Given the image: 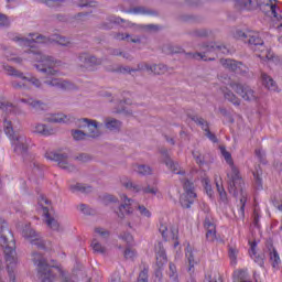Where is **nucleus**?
I'll return each instance as SVG.
<instances>
[{
    "mask_svg": "<svg viewBox=\"0 0 282 282\" xmlns=\"http://www.w3.org/2000/svg\"><path fill=\"white\" fill-rule=\"evenodd\" d=\"M13 43H17L20 47H22L24 54H28V57H19L17 53L12 52V48H6L3 52L4 58L10 61L11 63H15L17 65H21L24 61H37L39 64L35 65L37 72H42L45 74L44 76V85H48V87H57V89H64V91H72V89H76V86L67 80L58 78V76H63V62L54 59L52 56H47L42 54L39 50L41 45H48L50 43H57V45H62L64 47L69 46V39L61 36L59 34H54L51 37H45L39 33H31L28 37L21 35H13L11 37Z\"/></svg>",
    "mask_w": 282,
    "mask_h": 282,
    "instance_id": "f257e3e1",
    "label": "nucleus"
},
{
    "mask_svg": "<svg viewBox=\"0 0 282 282\" xmlns=\"http://www.w3.org/2000/svg\"><path fill=\"white\" fill-rule=\"evenodd\" d=\"M162 160L167 169L172 171L175 175H178V180L183 184L184 193L181 195L180 202L183 208H191L195 203V198L197 194L195 193V186L193 185V175H195V171L186 173L180 166V163L174 162L169 156L167 150H161Z\"/></svg>",
    "mask_w": 282,
    "mask_h": 282,
    "instance_id": "f03ea898",
    "label": "nucleus"
},
{
    "mask_svg": "<svg viewBox=\"0 0 282 282\" xmlns=\"http://www.w3.org/2000/svg\"><path fill=\"white\" fill-rule=\"evenodd\" d=\"M220 152L224 160L229 165V170L227 172L229 193L230 195H234V197H237V199H239V215L243 217L246 213V203L248 202V193L246 192V189H243V178H241L239 169L235 166V162L232 161V155L230 154V152H228L224 147H220Z\"/></svg>",
    "mask_w": 282,
    "mask_h": 282,
    "instance_id": "7ed1b4c3",
    "label": "nucleus"
},
{
    "mask_svg": "<svg viewBox=\"0 0 282 282\" xmlns=\"http://www.w3.org/2000/svg\"><path fill=\"white\" fill-rule=\"evenodd\" d=\"M6 232H10L8 230V223L4 219H0V246L4 248V259L7 263V272L9 274V279L14 281L17 274V268L19 265V256L17 254V249L10 247L8 245V238L6 237Z\"/></svg>",
    "mask_w": 282,
    "mask_h": 282,
    "instance_id": "20e7f679",
    "label": "nucleus"
},
{
    "mask_svg": "<svg viewBox=\"0 0 282 282\" xmlns=\"http://www.w3.org/2000/svg\"><path fill=\"white\" fill-rule=\"evenodd\" d=\"M228 87H230V89H234V91L238 93L239 96L243 98V100H249V102H252L257 100V98H259V95L254 93V90H252L250 87L232 83L230 78H225V80H223L221 91L226 100L232 102V105L239 106V98H237V96H235V94H232V91H230Z\"/></svg>",
    "mask_w": 282,
    "mask_h": 282,
    "instance_id": "39448f33",
    "label": "nucleus"
},
{
    "mask_svg": "<svg viewBox=\"0 0 282 282\" xmlns=\"http://www.w3.org/2000/svg\"><path fill=\"white\" fill-rule=\"evenodd\" d=\"M235 36L236 39H241L245 43L246 39H248L247 43H249V45H253V51L260 52L257 54V57L261 58V61H268L269 63L274 61V53L270 51V48L265 47L259 32L250 31L245 33L242 31H237Z\"/></svg>",
    "mask_w": 282,
    "mask_h": 282,
    "instance_id": "423d86ee",
    "label": "nucleus"
},
{
    "mask_svg": "<svg viewBox=\"0 0 282 282\" xmlns=\"http://www.w3.org/2000/svg\"><path fill=\"white\" fill-rule=\"evenodd\" d=\"M77 127L83 130H73L72 135L73 139L77 142L80 140H85L88 138H98L100 137V130L102 129V123H98L97 121L89 120V119H78Z\"/></svg>",
    "mask_w": 282,
    "mask_h": 282,
    "instance_id": "0eeeda50",
    "label": "nucleus"
},
{
    "mask_svg": "<svg viewBox=\"0 0 282 282\" xmlns=\"http://www.w3.org/2000/svg\"><path fill=\"white\" fill-rule=\"evenodd\" d=\"M1 68L4 69L8 76H15V78H20L22 80L12 82V87H14V89H28V85H33V87H36L37 89L42 87L41 80L30 74L25 75L14 67L4 64L0 65V72Z\"/></svg>",
    "mask_w": 282,
    "mask_h": 282,
    "instance_id": "6e6552de",
    "label": "nucleus"
},
{
    "mask_svg": "<svg viewBox=\"0 0 282 282\" xmlns=\"http://www.w3.org/2000/svg\"><path fill=\"white\" fill-rule=\"evenodd\" d=\"M50 200L45 196H40L37 200V212L42 214V217H44V221L47 225L51 230H55L56 232H59L61 230V224H58V220L52 218L50 215Z\"/></svg>",
    "mask_w": 282,
    "mask_h": 282,
    "instance_id": "1a4fd4ad",
    "label": "nucleus"
},
{
    "mask_svg": "<svg viewBox=\"0 0 282 282\" xmlns=\"http://www.w3.org/2000/svg\"><path fill=\"white\" fill-rule=\"evenodd\" d=\"M159 232L162 235V237L165 241H173L174 248H177L180 246V242L177 241L178 230H177V228L171 226L169 224V220H166V219L160 220Z\"/></svg>",
    "mask_w": 282,
    "mask_h": 282,
    "instance_id": "9d476101",
    "label": "nucleus"
},
{
    "mask_svg": "<svg viewBox=\"0 0 282 282\" xmlns=\"http://www.w3.org/2000/svg\"><path fill=\"white\" fill-rule=\"evenodd\" d=\"M45 159L50 162H57L59 169H64V171H68V173H73V171H76V166L69 163L67 155L65 154H61L55 151H47L45 153Z\"/></svg>",
    "mask_w": 282,
    "mask_h": 282,
    "instance_id": "9b49d317",
    "label": "nucleus"
},
{
    "mask_svg": "<svg viewBox=\"0 0 282 282\" xmlns=\"http://www.w3.org/2000/svg\"><path fill=\"white\" fill-rule=\"evenodd\" d=\"M122 74H126V72H129L131 74L132 72H147L148 74H165L166 73V65L164 64H147L141 63L138 65L137 69L131 68H122L120 69Z\"/></svg>",
    "mask_w": 282,
    "mask_h": 282,
    "instance_id": "f8f14e48",
    "label": "nucleus"
},
{
    "mask_svg": "<svg viewBox=\"0 0 282 282\" xmlns=\"http://www.w3.org/2000/svg\"><path fill=\"white\" fill-rule=\"evenodd\" d=\"M21 235L26 241H30L32 246H36L37 248H45V241L41 238V234L36 232L32 226L25 225L22 228Z\"/></svg>",
    "mask_w": 282,
    "mask_h": 282,
    "instance_id": "ddd939ff",
    "label": "nucleus"
},
{
    "mask_svg": "<svg viewBox=\"0 0 282 282\" xmlns=\"http://www.w3.org/2000/svg\"><path fill=\"white\" fill-rule=\"evenodd\" d=\"M260 10L267 14V17H271L273 21H281V9L276 3V0H267L260 4Z\"/></svg>",
    "mask_w": 282,
    "mask_h": 282,
    "instance_id": "4468645a",
    "label": "nucleus"
},
{
    "mask_svg": "<svg viewBox=\"0 0 282 282\" xmlns=\"http://www.w3.org/2000/svg\"><path fill=\"white\" fill-rule=\"evenodd\" d=\"M120 183L124 188H128V191H131L132 193H150L151 195H158V187H143L142 185L133 184V182L124 176L121 177Z\"/></svg>",
    "mask_w": 282,
    "mask_h": 282,
    "instance_id": "2eb2a0df",
    "label": "nucleus"
},
{
    "mask_svg": "<svg viewBox=\"0 0 282 282\" xmlns=\"http://www.w3.org/2000/svg\"><path fill=\"white\" fill-rule=\"evenodd\" d=\"M155 252H156V265L159 268V270H156V272H155V276L160 281L162 279V271H160V270H162V268L164 265H166V262H167L166 251L164 250L162 242H159L155 246Z\"/></svg>",
    "mask_w": 282,
    "mask_h": 282,
    "instance_id": "dca6fc26",
    "label": "nucleus"
},
{
    "mask_svg": "<svg viewBox=\"0 0 282 282\" xmlns=\"http://www.w3.org/2000/svg\"><path fill=\"white\" fill-rule=\"evenodd\" d=\"M220 64L225 69L234 72V74H246V72H248V67L246 65L234 59H220Z\"/></svg>",
    "mask_w": 282,
    "mask_h": 282,
    "instance_id": "f3484780",
    "label": "nucleus"
},
{
    "mask_svg": "<svg viewBox=\"0 0 282 282\" xmlns=\"http://www.w3.org/2000/svg\"><path fill=\"white\" fill-rule=\"evenodd\" d=\"M121 202H123V204H121L116 210V214L118 215V217H120V219H122L124 215H130L131 213H133V208H131L133 199H129L127 195H121Z\"/></svg>",
    "mask_w": 282,
    "mask_h": 282,
    "instance_id": "a211bd4d",
    "label": "nucleus"
},
{
    "mask_svg": "<svg viewBox=\"0 0 282 282\" xmlns=\"http://www.w3.org/2000/svg\"><path fill=\"white\" fill-rule=\"evenodd\" d=\"M79 62L82 63L80 66L85 69L91 70L94 69L95 65H100V59L96 58L95 56H91L87 53H84L79 55Z\"/></svg>",
    "mask_w": 282,
    "mask_h": 282,
    "instance_id": "6ab92c4d",
    "label": "nucleus"
},
{
    "mask_svg": "<svg viewBox=\"0 0 282 282\" xmlns=\"http://www.w3.org/2000/svg\"><path fill=\"white\" fill-rule=\"evenodd\" d=\"M32 131L33 133H37V135H42L43 138H50V135H54V133H56L54 128L45 123H35Z\"/></svg>",
    "mask_w": 282,
    "mask_h": 282,
    "instance_id": "aec40b11",
    "label": "nucleus"
},
{
    "mask_svg": "<svg viewBox=\"0 0 282 282\" xmlns=\"http://www.w3.org/2000/svg\"><path fill=\"white\" fill-rule=\"evenodd\" d=\"M46 122H57L59 124H69L74 121V117L64 113H54L45 118Z\"/></svg>",
    "mask_w": 282,
    "mask_h": 282,
    "instance_id": "412c9836",
    "label": "nucleus"
},
{
    "mask_svg": "<svg viewBox=\"0 0 282 282\" xmlns=\"http://www.w3.org/2000/svg\"><path fill=\"white\" fill-rule=\"evenodd\" d=\"M204 228L207 230V241H215V239H217V230L215 228V224L212 221L210 218H205Z\"/></svg>",
    "mask_w": 282,
    "mask_h": 282,
    "instance_id": "4be33fe9",
    "label": "nucleus"
},
{
    "mask_svg": "<svg viewBox=\"0 0 282 282\" xmlns=\"http://www.w3.org/2000/svg\"><path fill=\"white\" fill-rule=\"evenodd\" d=\"M192 120L196 122V124H199L202 127L203 131H205V135L212 141V142H217V137L212 133L210 130H208V122L204 120L203 118L199 117H193Z\"/></svg>",
    "mask_w": 282,
    "mask_h": 282,
    "instance_id": "5701e85b",
    "label": "nucleus"
},
{
    "mask_svg": "<svg viewBox=\"0 0 282 282\" xmlns=\"http://www.w3.org/2000/svg\"><path fill=\"white\" fill-rule=\"evenodd\" d=\"M270 259V263L272 268H279L281 263V257L279 256V252L274 248V246L270 245L267 250Z\"/></svg>",
    "mask_w": 282,
    "mask_h": 282,
    "instance_id": "b1692460",
    "label": "nucleus"
},
{
    "mask_svg": "<svg viewBox=\"0 0 282 282\" xmlns=\"http://www.w3.org/2000/svg\"><path fill=\"white\" fill-rule=\"evenodd\" d=\"M249 256L254 263H258L260 268H263L265 258L263 256H257V242H250Z\"/></svg>",
    "mask_w": 282,
    "mask_h": 282,
    "instance_id": "393cba45",
    "label": "nucleus"
},
{
    "mask_svg": "<svg viewBox=\"0 0 282 282\" xmlns=\"http://www.w3.org/2000/svg\"><path fill=\"white\" fill-rule=\"evenodd\" d=\"M214 181H215L217 193L219 194L220 200L224 204H228V194L226 193V189L224 188L221 178L218 175H215Z\"/></svg>",
    "mask_w": 282,
    "mask_h": 282,
    "instance_id": "a878e982",
    "label": "nucleus"
},
{
    "mask_svg": "<svg viewBox=\"0 0 282 282\" xmlns=\"http://www.w3.org/2000/svg\"><path fill=\"white\" fill-rule=\"evenodd\" d=\"M261 80L267 89L270 91H276V82H274V79H272V77H270L268 74L262 73Z\"/></svg>",
    "mask_w": 282,
    "mask_h": 282,
    "instance_id": "bb28decb",
    "label": "nucleus"
},
{
    "mask_svg": "<svg viewBox=\"0 0 282 282\" xmlns=\"http://www.w3.org/2000/svg\"><path fill=\"white\" fill-rule=\"evenodd\" d=\"M20 102H24V105H29L32 109L41 110L45 109V104L40 100H35L34 98H21Z\"/></svg>",
    "mask_w": 282,
    "mask_h": 282,
    "instance_id": "cd10ccee",
    "label": "nucleus"
},
{
    "mask_svg": "<svg viewBox=\"0 0 282 282\" xmlns=\"http://www.w3.org/2000/svg\"><path fill=\"white\" fill-rule=\"evenodd\" d=\"M185 256L186 259L189 263V272L193 270V268H195V263H197V261H195V250L193 248H191V246H187L186 250H185Z\"/></svg>",
    "mask_w": 282,
    "mask_h": 282,
    "instance_id": "c85d7f7f",
    "label": "nucleus"
},
{
    "mask_svg": "<svg viewBox=\"0 0 282 282\" xmlns=\"http://www.w3.org/2000/svg\"><path fill=\"white\" fill-rule=\"evenodd\" d=\"M90 246L96 254H107V247L102 246L98 238H95Z\"/></svg>",
    "mask_w": 282,
    "mask_h": 282,
    "instance_id": "c756f323",
    "label": "nucleus"
},
{
    "mask_svg": "<svg viewBox=\"0 0 282 282\" xmlns=\"http://www.w3.org/2000/svg\"><path fill=\"white\" fill-rule=\"evenodd\" d=\"M133 171L139 175H151L153 173V169L149 165H133Z\"/></svg>",
    "mask_w": 282,
    "mask_h": 282,
    "instance_id": "7c9ffc66",
    "label": "nucleus"
},
{
    "mask_svg": "<svg viewBox=\"0 0 282 282\" xmlns=\"http://www.w3.org/2000/svg\"><path fill=\"white\" fill-rule=\"evenodd\" d=\"M120 127H122V123L117 119L109 118L106 120V128H108L109 131H119Z\"/></svg>",
    "mask_w": 282,
    "mask_h": 282,
    "instance_id": "2f4dec72",
    "label": "nucleus"
},
{
    "mask_svg": "<svg viewBox=\"0 0 282 282\" xmlns=\"http://www.w3.org/2000/svg\"><path fill=\"white\" fill-rule=\"evenodd\" d=\"M236 7L239 10H252L254 8V3L252 0H238Z\"/></svg>",
    "mask_w": 282,
    "mask_h": 282,
    "instance_id": "473e14b6",
    "label": "nucleus"
},
{
    "mask_svg": "<svg viewBox=\"0 0 282 282\" xmlns=\"http://www.w3.org/2000/svg\"><path fill=\"white\" fill-rule=\"evenodd\" d=\"M228 257L230 259L231 265H237V258L239 257V249H237V247H229Z\"/></svg>",
    "mask_w": 282,
    "mask_h": 282,
    "instance_id": "72a5a7b5",
    "label": "nucleus"
},
{
    "mask_svg": "<svg viewBox=\"0 0 282 282\" xmlns=\"http://www.w3.org/2000/svg\"><path fill=\"white\" fill-rule=\"evenodd\" d=\"M117 41H128V43H138V41H140V39L138 37H131V35L127 34V33H119L116 35Z\"/></svg>",
    "mask_w": 282,
    "mask_h": 282,
    "instance_id": "f704fd0d",
    "label": "nucleus"
},
{
    "mask_svg": "<svg viewBox=\"0 0 282 282\" xmlns=\"http://www.w3.org/2000/svg\"><path fill=\"white\" fill-rule=\"evenodd\" d=\"M202 184H203L208 197L213 198L214 192H213V186L210 185V180H208V177H203Z\"/></svg>",
    "mask_w": 282,
    "mask_h": 282,
    "instance_id": "c9c22d12",
    "label": "nucleus"
},
{
    "mask_svg": "<svg viewBox=\"0 0 282 282\" xmlns=\"http://www.w3.org/2000/svg\"><path fill=\"white\" fill-rule=\"evenodd\" d=\"M122 21V19L117 18L115 15H110L108 18V24H102V30H111V25L116 24V23H120Z\"/></svg>",
    "mask_w": 282,
    "mask_h": 282,
    "instance_id": "e433bc0d",
    "label": "nucleus"
},
{
    "mask_svg": "<svg viewBox=\"0 0 282 282\" xmlns=\"http://www.w3.org/2000/svg\"><path fill=\"white\" fill-rule=\"evenodd\" d=\"M169 276L172 282H178L177 268L173 263H170Z\"/></svg>",
    "mask_w": 282,
    "mask_h": 282,
    "instance_id": "4c0bfd02",
    "label": "nucleus"
},
{
    "mask_svg": "<svg viewBox=\"0 0 282 282\" xmlns=\"http://www.w3.org/2000/svg\"><path fill=\"white\" fill-rule=\"evenodd\" d=\"M123 254L124 258L129 259L130 261H135V259H138V251H135L133 248H127Z\"/></svg>",
    "mask_w": 282,
    "mask_h": 282,
    "instance_id": "58836bf2",
    "label": "nucleus"
},
{
    "mask_svg": "<svg viewBox=\"0 0 282 282\" xmlns=\"http://www.w3.org/2000/svg\"><path fill=\"white\" fill-rule=\"evenodd\" d=\"M253 178L257 191H261L263 188V182L261 181V171L257 170L253 172Z\"/></svg>",
    "mask_w": 282,
    "mask_h": 282,
    "instance_id": "ea45409f",
    "label": "nucleus"
},
{
    "mask_svg": "<svg viewBox=\"0 0 282 282\" xmlns=\"http://www.w3.org/2000/svg\"><path fill=\"white\" fill-rule=\"evenodd\" d=\"M70 191H73V193H76L77 191H80L82 193H89V191H91V187H86L85 185L77 183L70 186Z\"/></svg>",
    "mask_w": 282,
    "mask_h": 282,
    "instance_id": "a19ab883",
    "label": "nucleus"
},
{
    "mask_svg": "<svg viewBox=\"0 0 282 282\" xmlns=\"http://www.w3.org/2000/svg\"><path fill=\"white\" fill-rule=\"evenodd\" d=\"M95 235L99 239H107L109 237V231L107 229H105V228L97 227L95 229Z\"/></svg>",
    "mask_w": 282,
    "mask_h": 282,
    "instance_id": "79ce46f5",
    "label": "nucleus"
},
{
    "mask_svg": "<svg viewBox=\"0 0 282 282\" xmlns=\"http://www.w3.org/2000/svg\"><path fill=\"white\" fill-rule=\"evenodd\" d=\"M138 210L141 217H145L147 219H150L151 210H149V208H147L143 205H138Z\"/></svg>",
    "mask_w": 282,
    "mask_h": 282,
    "instance_id": "37998d69",
    "label": "nucleus"
},
{
    "mask_svg": "<svg viewBox=\"0 0 282 282\" xmlns=\"http://www.w3.org/2000/svg\"><path fill=\"white\" fill-rule=\"evenodd\" d=\"M101 199H102V203L106 205L116 204V202H118V198H116V196L109 195V194L104 195Z\"/></svg>",
    "mask_w": 282,
    "mask_h": 282,
    "instance_id": "c03bdc74",
    "label": "nucleus"
},
{
    "mask_svg": "<svg viewBox=\"0 0 282 282\" xmlns=\"http://www.w3.org/2000/svg\"><path fill=\"white\" fill-rule=\"evenodd\" d=\"M138 282H149V270L148 269H143L139 273Z\"/></svg>",
    "mask_w": 282,
    "mask_h": 282,
    "instance_id": "a18cd8bd",
    "label": "nucleus"
},
{
    "mask_svg": "<svg viewBox=\"0 0 282 282\" xmlns=\"http://www.w3.org/2000/svg\"><path fill=\"white\" fill-rule=\"evenodd\" d=\"M120 239H122V241H126L128 246H133V236L131 234H123L122 236H120Z\"/></svg>",
    "mask_w": 282,
    "mask_h": 282,
    "instance_id": "49530a36",
    "label": "nucleus"
},
{
    "mask_svg": "<svg viewBox=\"0 0 282 282\" xmlns=\"http://www.w3.org/2000/svg\"><path fill=\"white\" fill-rule=\"evenodd\" d=\"M10 25V19L3 13H0V28H8Z\"/></svg>",
    "mask_w": 282,
    "mask_h": 282,
    "instance_id": "de8ad7c7",
    "label": "nucleus"
},
{
    "mask_svg": "<svg viewBox=\"0 0 282 282\" xmlns=\"http://www.w3.org/2000/svg\"><path fill=\"white\" fill-rule=\"evenodd\" d=\"M194 159L199 164V166H204V156L199 154V152H193Z\"/></svg>",
    "mask_w": 282,
    "mask_h": 282,
    "instance_id": "09e8293b",
    "label": "nucleus"
},
{
    "mask_svg": "<svg viewBox=\"0 0 282 282\" xmlns=\"http://www.w3.org/2000/svg\"><path fill=\"white\" fill-rule=\"evenodd\" d=\"M78 210H80V213H84V215H91L89 207L85 204L79 205Z\"/></svg>",
    "mask_w": 282,
    "mask_h": 282,
    "instance_id": "8fccbe9b",
    "label": "nucleus"
},
{
    "mask_svg": "<svg viewBox=\"0 0 282 282\" xmlns=\"http://www.w3.org/2000/svg\"><path fill=\"white\" fill-rule=\"evenodd\" d=\"M212 47L215 52H221V54H228V48H226V46L216 45Z\"/></svg>",
    "mask_w": 282,
    "mask_h": 282,
    "instance_id": "3c124183",
    "label": "nucleus"
},
{
    "mask_svg": "<svg viewBox=\"0 0 282 282\" xmlns=\"http://www.w3.org/2000/svg\"><path fill=\"white\" fill-rule=\"evenodd\" d=\"M110 282H122V280L120 279V273L115 272L110 278Z\"/></svg>",
    "mask_w": 282,
    "mask_h": 282,
    "instance_id": "603ef678",
    "label": "nucleus"
},
{
    "mask_svg": "<svg viewBox=\"0 0 282 282\" xmlns=\"http://www.w3.org/2000/svg\"><path fill=\"white\" fill-rule=\"evenodd\" d=\"M61 1H65V0H45V3L46 6L54 7V6H58Z\"/></svg>",
    "mask_w": 282,
    "mask_h": 282,
    "instance_id": "864d4df0",
    "label": "nucleus"
},
{
    "mask_svg": "<svg viewBox=\"0 0 282 282\" xmlns=\"http://www.w3.org/2000/svg\"><path fill=\"white\" fill-rule=\"evenodd\" d=\"M80 6V8H87V6L89 7V8H96V2H86V3H80L79 4Z\"/></svg>",
    "mask_w": 282,
    "mask_h": 282,
    "instance_id": "5fc2aeb1",
    "label": "nucleus"
},
{
    "mask_svg": "<svg viewBox=\"0 0 282 282\" xmlns=\"http://www.w3.org/2000/svg\"><path fill=\"white\" fill-rule=\"evenodd\" d=\"M78 160H80V162H89V155L82 154L78 156Z\"/></svg>",
    "mask_w": 282,
    "mask_h": 282,
    "instance_id": "6e6d98bb",
    "label": "nucleus"
},
{
    "mask_svg": "<svg viewBox=\"0 0 282 282\" xmlns=\"http://www.w3.org/2000/svg\"><path fill=\"white\" fill-rule=\"evenodd\" d=\"M276 33L278 34H282V22H280L276 26H275Z\"/></svg>",
    "mask_w": 282,
    "mask_h": 282,
    "instance_id": "4d7b16f0",
    "label": "nucleus"
},
{
    "mask_svg": "<svg viewBox=\"0 0 282 282\" xmlns=\"http://www.w3.org/2000/svg\"><path fill=\"white\" fill-rule=\"evenodd\" d=\"M148 30H160V26H158L155 24H150V25H148Z\"/></svg>",
    "mask_w": 282,
    "mask_h": 282,
    "instance_id": "13d9d810",
    "label": "nucleus"
},
{
    "mask_svg": "<svg viewBox=\"0 0 282 282\" xmlns=\"http://www.w3.org/2000/svg\"><path fill=\"white\" fill-rule=\"evenodd\" d=\"M256 155H258V158H263V151L262 150H256Z\"/></svg>",
    "mask_w": 282,
    "mask_h": 282,
    "instance_id": "bf43d9fd",
    "label": "nucleus"
},
{
    "mask_svg": "<svg viewBox=\"0 0 282 282\" xmlns=\"http://www.w3.org/2000/svg\"><path fill=\"white\" fill-rule=\"evenodd\" d=\"M208 282H223V281H221V278H213L208 280Z\"/></svg>",
    "mask_w": 282,
    "mask_h": 282,
    "instance_id": "052dcab7",
    "label": "nucleus"
},
{
    "mask_svg": "<svg viewBox=\"0 0 282 282\" xmlns=\"http://www.w3.org/2000/svg\"><path fill=\"white\" fill-rule=\"evenodd\" d=\"M122 56H123V58H127V59L130 58L129 53H123Z\"/></svg>",
    "mask_w": 282,
    "mask_h": 282,
    "instance_id": "680f3d73",
    "label": "nucleus"
},
{
    "mask_svg": "<svg viewBox=\"0 0 282 282\" xmlns=\"http://www.w3.org/2000/svg\"><path fill=\"white\" fill-rule=\"evenodd\" d=\"M0 268H3V257L0 256Z\"/></svg>",
    "mask_w": 282,
    "mask_h": 282,
    "instance_id": "e2e57ef3",
    "label": "nucleus"
},
{
    "mask_svg": "<svg viewBox=\"0 0 282 282\" xmlns=\"http://www.w3.org/2000/svg\"><path fill=\"white\" fill-rule=\"evenodd\" d=\"M198 58H200L202 61H204V56H202V54H197Z\"/></svg>",
    "mask_w": 282,
    "mask_h": 282,
    "instance_id": "0e129e2a",
    "label": "nucleus"
},
{
    "mask_svg": "<svg viewBox=\"0 0 282 282\" xmlns=\"http://www.w3.org/2000/svg\"><path fill=\"white\" fill-rule=\"evenodd\" d=\"M253 276H254V279H256V282H258V281H257V272L253 273Z\"/></svg>",
    "mask_w": 282,
    "mask_h": 282,
    "instance_id": "69168bd1",
    "label": "nucleus"
},
{
    "mask_svg": "<svg viewBox=\"0 0 282 282\" xmlns=\"http://www.w3.org/2000/svg\"><path fill=\"white\" fill-rule=\"evenodd\" d=\"M278 208H279V210H282V204Z\"/></svg>",
    "mask_w": 282,
    "mask_h": 282,
    "instance_id": "338daca9",
    "label": "nucleus"
},
{
    "mask_svg": "<svg viewBox=\"0 0 282 282\" xmlns=\"http://www.w3.org/2000/svg\"><path fill=\"white\" fill-rule=\"evenodd\" d=\"M279 42L282 43V36L279 37Z\"/></svg>",
    "mask_w": 282,
    "mask_h": 282,
    "instance_id": "774afa93",
    "label": "nucleus"
}]
</instances>
